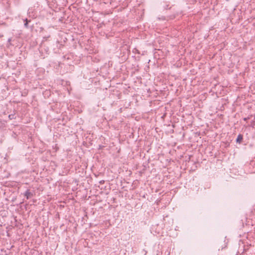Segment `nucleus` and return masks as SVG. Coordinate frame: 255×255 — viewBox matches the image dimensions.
I'll use <instances>...</instances> for the list:
<instances>
[{
  "label": "nucleus",
  "instance_id": "obj_1",
  "mask_svg": "<svg viewBox=\"0 0 255 255\" xmlns=\"http://www.w3.org/2000/svg\"><path fill=\"white\" fill-rule=\"evenodd\" d=\"M24 195V196L26 197L27 199H29L33 196L32 193L28 189L25 192Z\"/></svg>",
  "mask_w": 255,
  "mask_h": 255
},
{
  "label": "nucleus",
  "instance_id": "obj_2",
  "mask_svg": "<svg viewBox=\"0 0 255 255\" xmlns=\"http://www.w3.org/2000/svg\"><path fill=\"white\" fill-rule=\"evenodd\" d=\"M243 139V135L241 134H239L238 135V137H237V138L236 139V142H239V143H241Z\"/></svg>",
  "mask_w": 255,
  "mask_h": 255
},
{
  "label": "nucleus",
  "instance_id": "obj_3",
  "mask_svg": "<svg viewBox=\"0 0 255 255\" xmlns=\"http://www.w3.org/2000/svg\"><path fill=\"white\" fill-rule=\"evenodd\" d=\"M24 21H25V22L24 24V26L26 27H28V23L30 21V20H28L27 18H25Z\"/></svg>",
  "mask_w": 255,
  "mask_h": 255
},
{
  "label": "nucleus",
  "instance_id": "obj_4",
  "mask_svg": "<svg viewBox=\"0 0 255 255\" xmlns=\"http://www.w3.org/2000/svg\"><path fill=\"white\" fill-rule=\"evenodd\" d=\"M8 118H9V119L10 120H12V119H14L15 118V115H9L8 116Z\"/></svg>",
  "mask_w": 255,
  "mask_h": 255
},
{
  "label": "nucleus",
  "instance_id": "obj_5",
  "mask_svg": "<svg viewBox=\"0 0 255 255\" xmlns=\"http://www.w3.org/2000/svg\"><path fill=\"white\" fill-rule=\"evenodd\" d=\"M249 119H250V117H247V118H244V119H243V120H244L245 121H247L248 120H249Z\"/></svg>",
  "mask_w": 255,
  "mask_h": 255
},
{
  "label": "nucleus",
  "instance_id": "obj_6",
  "mask_svg": "<svg viewBox=\"0 0 255 255\" xmlns=\"http://www.w3.org/2000/svg\"><path fill=\"white\" fill-rule=\"evenodd\" d=\"M252 127H254V126H255V123H254V122L253 121L251 122V125Z\"/></svg>",
  "mask_w": 255,
  "mask_h": 255
}]
</instances>
